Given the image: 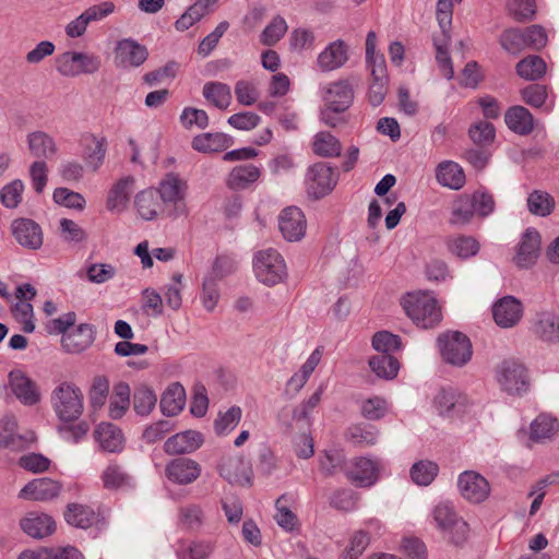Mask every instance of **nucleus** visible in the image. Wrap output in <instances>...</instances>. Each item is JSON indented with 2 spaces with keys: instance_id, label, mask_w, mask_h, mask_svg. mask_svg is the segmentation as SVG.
I'll return each instance as SVG.
<instances>
[{
  "instance_id": "9d476101",
  "label": "nucleus",
  "mask_w": 559,
  "mask_h": 559,
  "mask_svg": "<svg viewBox=\"0 0 559 559\" xmlns=\"http://www.w3.org/2000/svg\"><path fill=\"white\" fill-rule=\"evenodd\" d=\"M461 496L471 503H480L490 495L489 481L475 471H464L457 477Z\"/></svg>"
},
{
  "instance_id": "58836bf2",
  "label": "nucleus",
  "mask_w": 559,
  "mask_h": 559,
  "mask_svg": "<svg viewBox=\"0 0 559 559\" xmlns=\"http://www.w3.org/2000/svg\"><path fill=\"white\" fill-rule=\"evenodd\" d=\"M475 215V207L469 200V194L464 193L454 199L451 204L449 223L452 226H465Z\"/></svg>"
},
{
  "instance_id": "8fccbe9b",
  "label": "nucleus",
  "mask_w": 559,
  "mask_h": 559,
  "mask_svg": "<svg viewBox=\"0 0 559 559\" xmlns=\"http://www.w3.org/2000/svg\"><path fill=\"white\" fill-rule=\"evenodd\" d=\"M439 473L437 463L430 460H420L409 469L411 479L418 486H429Z\"/></svg>"
},
{
  "instance_id": "20e7f679",
  "label": "nucleus",
  "mask_w": 559,
  "mask_h": 559,
  "mask_svg": "<svg viewBox=\"0 0 559 559\" xmlns=\"http://www.w3.org/2000/svg\"><path fill=\"white\" fill-rule=\"evenodd\" d=\"M442 359L456 367L466 365L472 358V343L469 338L459 331H448L437 338Z\"/></svg>"
},
{
  "instance_id": "bb28decb",
  "label": "nucleus",
  "mask_w": 559,
  "mask_h": 559,
  "mask_svg": "<svg viewBox=\"0 0 559 559\" xmlns=\"http://www.w3.org/2000/svg\"><path fill=\"white\" fill-rule=\"evenodd\" d=\"M261 177V168L253 164L235 166L226 178V186L234 191H242L250 188Z\"/></svg>"
},
{
  "instance_id": "dca6fc26",
  "label": "nucleus",
  "mask_w": 559,
  "mask_h": 559,
  "mask_svg": "<svg viewBox=\"0 0 559 559\" xmlns=\"http://www.w3.org/2000/svg\"><path fill=\"white\" fill-rule=\"evenodd\" d=\"M81 156L88 167L94 171L104 163L107 152V141L104 136H97L94 133L85 132L79 141Z\"/></svg>"
},
{
  "instance_id": "ddd939ff",
  "label": "nucleus",
  "mask_w": 559,
  "mask_h": 559,
  "mask_svg": "<svg viewBox=\"0 0 559 559\" xmlns=\"http://www.w3.org/2000/svg\"><path fill=\"white\" fill-rule=\"evenodd\" d=\"M148 52L145 46L132 38H123L115 48V62L119 68H136L145 62Z\"/></svg>"
},
{
  "instance_id": "2f4dec72",
  "label": "nucleus",
  "mask_w": 559,
  "mask_h": 559,
  "mask_svg": "<svg viewBox=\"0 0 559 559\" xmlns=\"http://www.w3.org/2000/svg\"><path fill=\"white\" fill-rule=\"evenodd\" d=\"M22 530L34 538L49 536L56 530L53 519L45 513H29L21 521Z\"/></svg>"
},
{
  "instance_id": "c03bdc74",
  "label": "nucleus",
  "mask_w": 559,
  "mask_h": 559,
  "mask_svg": "<svg viewBox=\"0 0 559 559\" xmlns=\"http://www.w3.org/2000/svg\"><path fill=\"white\" fill-rule=\"evenodd\" d=\"M523 100L535 108H542L545 112H550L555 106V100L548 96L547 87L540 84H531L521 91Z\"/></svg>"
},
{
  "instance_id": "37998d69",
  "label": "nucleus",
  "mask_w": 559,
  "mask_h": 559,
  "mask_svg": "<svg viewBox=\"0 0 559 559\" xmlns=\"http://www.w3.org/2000/svg\"><path fill=\"white\" fill-rule=\"evenodd\" d=\"M214 549L215 544L211 540H181L177 554L181 559H207Z\"/></svg>"
},
{
  "instance_id": "9b49d317",
  "label": "nucleus",
  "mask_w": 559,
  "mask_h": 559,
  "mask_svg": "<svg viewBox=\"0 0 559 559\" xmlns=\"http://www.w3.org/2000/svg\"><path fill=\"white\" fill-rule=\"evenodd\" d=\"M187 191V182L177 175L168 174L159 185L157 190L159 200L164 204H173L175 214H186L185 197Z\"/></svg>"
},
{
  "instance_id": "cd10ccee",
  "label": "nucleus",
  "mask_w": 559,
  "mask_h": 559,
  "mask_svg": "<svg viewBox=\"0 0 559 559\" xmlns=\"http://www.w3.org/2000/svg\"><path fill=\"white\" fill-rule=\"evenodd\" d=\"M134 178L127 176L119 179L109 190L107 195V209L110 212H122L127 209L130 195L133 191Z\"/></svg>"
},
{
  "instance_id": "603ef678",
  "label": "nucleus",
  "mask_w": 559,
  "mask_h": 559,
  "mask_svg": "<svg viewBox=\"0 0 559 559\" xmlns=\"http://www.w3.org/2000/svg\"><path fill=\"white\" fill-rule=\"evenodd\" d=\"M67 522L79 528H88L96 522L94 510L83 504H71L64 514Z\"/></svg>"
},
{
  "instance_id": "4c0bfd02",
  "label": "nucleus",
  "mask_w": 559,
  "mask_h": 559,
  "mask_svg": "<svg viewBox=\"0 0 559 559\" xmlns=\"http://www.w3.org/2000/svg\"><path fill=\"white\" fill-rule=\"evenodd\" d=\"M134 202L139 215L146 221L154 219L162 211L163 203L156 189H146L139 192Z\"/></svg>"
},
{
  "instance_id": "864d4df0",
  "label": "nucleus",
  "mask_w": 559,
  "mask_h": 559,
  "mask_svg": "<svg viewBox=\"0 0 559 559\" xmlns=\"http://www.w3.org/2000/svg\"><path fill=\"white\" fill-rule=\"evenodd\" d=\"M288 497L281 496L275 502L276 513L274 519L277 525L285 532H293L299 527L297 515L287 506Z\"/></svg>"
},
{
  "instance_id": "2eb2a0df",
  "label": "nucleus",
  "mask_w": 559,
  "mask_h": 559,
  "mask_svg": "<svg viewBox=\"0 0 559 559\" xmlns=\"http://www.w3.org/2000/svg\"><path fill=\"white\" fill-rule=\"evenodd\" d=\"M539 233L533 228L526 229L518 245L516 253L513 258L514 264L520 269L532 267L539 257Z\"/></svg>"
},
{
  "instance_id": "5fc2aeb1",
  "label": "nucleus",
  "mask_w": 559,
  "mask_h": 559,
  "mask_svg": "<svg viewBox=\"0 0 559 559\" xmlns=\"http://www.w3.org/2000/svg\"><path fill=\"white\" fill-rule=\"evenodd\" d=\"M546 72V63L538 56H528L516 64V73L524 80L536 81Z\"/></svg>"
},
{
  "instance_id": "6e6d98bb",
  "label": "nucleus",
  "mask_w": 559,
  "mask_h": 559,
  "mask_svg": "<svg viewBox=\"0 0 559 559\" xmlns=\"http://www.w3.org/2000/svg\"><path fill=\"white\" fill-rule=\"evenodd\" d=\"M527 207L533 215L545 217L552 212L555 200L549 193L535 190L527 198Z\"/></svg>"
},
{
  "instance_id": "b1692460",
  "label": "nucleus",
  "mask_w": 559,
  "mask_h": 559,
  "mask_svg": "<svg viewBox=\"0 0 559 559\" xmlns=\"http://www.w3.org/2000/svg\"><path fill=\"white\" fill-rule=\"evenodd\" d=\"M95 340V330L88 323L79 324L75 329L62 335L63 349L70 354H79L88 348Z\"/></svg>"
},
{
  "instance_id": "a19ab883",
  "label": "nucleus",
  "mask_w": 559,
  "mask_h": 559,
  "mask_svg": "<svg viewBox=\"0 0 559 559\" xmlns=\"http://www.w3.org/2000/svg\"><path fill=\"white\" fill-rule=\"evenodd\" d=\"M203 97L214 107L225 110L231 104V90L222 82H207L202 90Z\"/></svg>"
},
{
  "instance_id": "0eeeda50",
  "label": "nucleus",
  "mask_w": 559,
  "mask_h": 559,
  "mask_svg": "<svg viewBox=\"0 0 559 559\" xmlns=\"http://www.w3.org/2000/svg\"><path fill=\"white\" fill-rule=\"evenodd\" d=\"M433 406L440 416L454 418L469 413L473 402L464 392L449 388L437 393Z\"/></svg>"
},
{
  "instance_id": "c9c22d12",
  "label": "nucleus",
  "mask_w": 559,
  "mask_h": 559,
  "mask_svg": "<svg viewBox=\"0 0 559 559\" xmlns=\"http://www.w3.org/2000/svg\"><path fill=\"white\" fill-rule=\"evenodd\" d=\"M507 126L515 133L526 135L534 129V117L523 106H514L504 115Z\"/></svg>"
},
{
  "instance_id": "e433bc0d",
  "label": "nucleus",
  "mask_w": 559,
  "mask_h": 559,
  "mask_svg": "<svg viewBox=\"0 0 559 559\" xmlns=\"http://www.w3.org/2000/svg\"><path fill=\"white\" fill-rule=\"evenodd\" d=\"M31 154L38 158H51L57 153V145L52 136L44 131H34L26 136Z\"/></svg>"
},
{
  "instance_id": "473e14b6",
  "label": "nucleus",
  "mask_w": 559,
  "mask_h": 559,
  "mask_svg": "<svg viewBox=\"0 0 559 559\" xmlns=\"http://www.w3.org/2000/svg\"><path fill=\"white\" fill-rule=\"evenodd\" d=\"M348 59L347 47L343 40L331 43L319 56L318 66L322 71L341 68Z\"/></svg>"
},
{
  "instance_id": "4468645a",
  "label": "nucleus",
  "mask_w": 559,
  "mask_h": 559,
  "mask_svg": "<svg viewBox=\"0 0 559 559\" xmlns=\"http://www.w3.org/2000/svg\"><path fill=\"white\" fill-rule=\"evenodd\" d=\"M11 230L16 242L25 249L37 250L43 246L41 227L29 218H16L11 224Z\"/></svg>"
},
{
  "instance_id": "4d7b16f0",
  "label": "nucleus",
  "mask_w": 559,
  "mask_h": 559,
  "mask_svg": "<svg viewBox=\"0 0 559 559\" xmlns=\"http://www.w3.org/2000/svg\"><path fill=\"white\" fill-rule=\"evenodd\" d=\"M157 403L155 392L147 386H140L133 394V409L140 416H147Z\"/></svg>"
},
{
  "instance_id": "f257e3e1",
  "label": "nucleus",
  "mask_w": 559,
  "mask_h": 559,
  "mask_svg": "<svg viewBox=\"0 0 559 559\" xmlns=\"http://www.w3.org/2000/svg\"><path fill=\"white\" fill-rule=\"evenodd\" d=\"M407 317L421 329H431L442 320L437 299L424 292L409 293L402 300Z\"/></svg>"
},
{
  "instance_id": "774afa93",
  "label": "nucleus",
  "mask_w": 559,
  "mask_h": 559,
  "mask_svg": "<svg viewBox=\"0 0 559 559\" xmlns=\"http://www.w3.org/2000/svg\"><path fill=\"white\" fill-rule=\"evenodd\" d=\"M52 199L59 205L80 211L85 207L86 203L82 194L68 188H57L53 191Z\"/></svg>"
},
{
  "instance_id": "de8ad7c7",
  "label": "nucleus",
  "mask_w": 559,
  "mask_h": 559,
  "mask_svg": "<svg viewBox=\"0 0 559 559\" xmlns=\"http://www.w3.org/2000/svg\"><path fill=\"white\" fill-rule=\"evenodd\" d=\"M346 437L357 447H372L378 441L379 430L372 425L358 424L348 428Z\"/></svg>"
},
{
  "instance_id": "7c9ffc66",
  "label": "nucleus",
  "mask_w": 559,
  "mask_h": 559,
  "mask_svg": "<svg viewBox=\"0 0 559 559\" xmlns=\"http://www.w3.org/2000/svg\"><path fill=\"white\" fill-rule=\"evenodd\" d=\"M437 181L449 189L460 190L465 185L463 168L455 162H441L436 169Z\"/></svg>"
},
{
  "instance_id": "7ed1b4c3",
  "label": "nucleus",
  "mask_w": 559,
  "mask_h": 559,
  "mask_svg": "<svg viewBox=\"0 0 559 559\" xmlns=\"http://www.w3.org/2000/svg\"><path fill=\"white\" fill-rule=\"evenodd\" d=\"M51 405L62 421H74L83 413V393L75 384L62 382L51 393Z\"/></svg>"
},
{
  "instance_id": "423d86ee",
  "label": "nucleus",
  "mask_w": 559,
  "mask_h": 559,
  "mask_svg": "<svg viewBox=\"0 0 559 559\" xmlns=\"http://www.w3.org/2000/svg\"><path fill=\"white\" fill-rule=\"evenodd\" d=\"M100 68L98 57L79 51H67L56 59L57 71L67 78H74L82 73H95Z\"/></svg>"
},
{
  "instance_id": "bf43d9fd",
  "label": "nucleus",
  "mask_w": 559,
  "mask_h": 559,
  "mask_svg": "<svg viewBox=\"0 0 559 559\" xmlns=\"http://www.w3.org/2000/svg\"><path fill=\"white\" fill-rule=\"evenodd\" d=\"M431 518L436 527L443 532H448L454 522L460 519L449 502L438 503L431 511Z\"/></svg>"
},
{
  "instance_id": "6ab92c4d",
  "label": "nucleus",
  "mask_w": 559,
  "mask_h": 559,
  "mask_svg": "<svg viewBox=\"0 0 559 559\" xmlns=\"http://www.w3.org/2000/svg\"><path fill=\"white\" fill-rule=\"evenodd\" d=\"M36 296V289L31 284H22L16 288L15 297L19 302L13 308L14 318L23 324V331L32 333L35 330L33 322V306L26 300H31Z\"/></svg>"
},
{
  "instance_id": "ea45409f",
  "label": "nucleus",
  "mask_w": 559,
  "mask_h": 559,
  "mask_svg": "<svg viewBox=\"0 0 559 559\" xmlns=\"http://www.w3.org/2000/svg\"><path fill=\"white\" fill-rule=\"evenodd\" d=\"M559 430V423L547 414H540L531 424L530 439L534 442L551 440Z\"/></svg>"
},
{
  "instance_id": "4be33fe9",
  "label": "nucleus",
  "mask_w": 559,
  "mask_h": 559,
  "mask_svg": "<svg viewBox=\"0 0 559 559\" xmlns=\"http://www.w3.org/2000/svg\"><path fill=\"white\" fill-rule=\"evenodd\" d=\"M9 385L16 399L24 405H34L39 401L40 394L35 382L23 371L12 370L9 373Z\"/></svg>"
},
{
  "instance_id": "09e8293b",
  "label": "nucleus",
  "mask_w": 559,
  "mask_h": 559,
  "mask_svg": "<svg viewBox=\"0 0 559 559\" xmlns=\"http://www.w3.org/2000/svg\"><path fill=\"white\" fill-rule=\"evenodd\" d=\"M369 367L377 377L391 380L397 376L400 362L392 355H377L369 359Z\"/></svg>"
},
{
  "instance_id": "aec40b11",
  "label": "nucleus",
  "mask_w": 559,
  "mask_h": 559,
  "mask_svg": "<svg viewBox=\"0 0 559 559\" xmlns=\"http://www.w3.org/2000/svg\"><path fill=\"white\" fill-rule=\"evenodd\" d=\"M531 331L543 342H559V314L550 310L537 312L532 319Z\"/></svg>"
},
{
  "instance_id": "a18cd8bd",
  "label": "nucleus",
  "mask_w": 559,
  "mask_h": 559,
  "mask_svg": "<svg viewBox=\"0 0 559 559\" xmlns=\"http://www.w3.org/2000/svg\"><path fill=\"white\" fill-rule=\"evenodd\" d=\"M312 150L321 157H337L342 152V144L331 132L321 131L313 138Z\"/></svg>"
},
{
  "instance_id": "49530a36",
  "label": "nucleus",
  "mask_w": 559,
  "mask_h": 559,
  "mask_svg": "<svg viewBox=\"0 0 559 559\" xmlns=\"http://www.w3.org/2000/svg\"><path fill=\"white\" fill-rule=\"evenodd\" d=\"M449 251L461 259L474 257L479 251V242L467 235L452 236L447 240Z\"/></svg>"
},
{
  "instance_id": "052dcab7",
  "label": "nucleus",
  "mask_w": 559,
  "mask_h": 559,
  "mask_svg": "<svg viewBox=\"0 0 559 559\" xmlns=\"http://www.w3.org/2000/svg\"><path fill=\"white\" fill-rule=\"evenodd\" d=\"M372 347L381 353L380 355H392L402 348V342L399 335L389 331H380L372 337Z\"/></svg>"
},
{
  "instance_id": "1a4fd4ad",
  "label": "nucleus",
  "mask_w": 559,
  "mask_h": 559,
  "mask_svg": "<svg viewBox=\"0 0 559 559\" xmlns=\"http://www.w3.org/2000/svg\"><path fill=\"white\" fill-rule=\"evenodd\" d=\"M496 379L501 389L509 394H519L526 390V369L521 362L516 360H503L497 367Z\"/></svg>"
},
{
  "instance_id": "72a5a7b5",
  "label": "nucleus",
  "mask_w": 559,
  "mask_h": 559,
  "mask_svg": "<svg viewBox=\"0 0 559 559\" xmlns=\"http://www.w3.org/2000/svg\"><path fill=\"white\" fill-rule=\"evenodd\" d=\"M186 405V391L179 382H174L165 390L160 399V411L166 416H176Z\"/></svg>"
},
{
  "instance_id": "393cba45",
  "label": "nucleus",
  "mask_w": 559,
  "mask_h": 559,
  "mask_svg": "<svg viewBox=\"0 0 559 559\" xmlns=\"http://www.w3.org/2000/svg\"><path fill=\"white\" fill-rule=\"evenodd\" d=\"M203 444V437L195 430H187L169 437L164 443V451L169 455L192 453Z\"/></svg>"
},
{
  "instance_id": "79ce46f5",
  "label": "nucleus",
  "mask_w": 559,
  "mask_h": 559,
  "mask_svg": "<svg viewBox=\"0 0 559 559\" xmlns=\"http://www.w3.org/2000/svg\"><path fill=\"white\" fill-rule=\"evenodd\" d=\"M131 390L126 382L114 385L112 395L109 401L108 415L111 419H120L130 407Z\"/></svg>"
},
{
  "instance_id": "69168bd1",
  "label": "nucleus",
  "mask_w": 559,
  "mask_h": 559,
  "mask_svg": "<svg viewBox=\"0 0 559 559\" xmlns=\"http://www.w3.org/2000/svg\"><path fill=\"white\" fill-rule=\"evenodd\" d=\"M179 521L189 530H200L204 522V512L199 504H187L179 509Z\"/></svg>"
},
{
  "instance_id": "f3484780",
  "label": "nucleus",
  "mask_w": 559,
  "mask_h": 559,
  "mask_svg": "<svg viewBox=\"0 0 559 559\" xmlns=\"http://www.w3.org/2000/svg\"><path fill=\"white\" fill-rule=\"evenodd\" d=\"M278 227L286 240H300L305 236L307 227L302 211L296 206L284 209L278 216Z\"/></svg>"
},
{
  "instance_id": "0e129e2a",
  "label": "nucleus",
  "mask_w": 559,
  "mask_h": 559,
  "mask_svg": "<svg viewBox=\"0 0 559 559\" xmlns=\"http://www.w3.org/2000/svg\"><path fill=\"white\" fill-rule=\"evenodd\" d=\"M24 183L20 179H14L7 183L0 191V201L7 209H15L22 201Z\"/></svg>"
},
{
  "instance_id": "c756f323",
  "label": "nucleus",
  "mask_w": 559,
  "mask_h": 559,
  "mask_svg": "<svg viewBox=\"0 0 559 559\" xmlns=\"http://www.w3.org/2000/svg\"><path fill=\"white\" fill-rule=\"evenodd\" d=\"M231 138L225 133H202L192 139L193 150L204 154H213L227 150L231 145Z\"/></svg>"
},
{
  "instance_id": "f03ea898",
  "label": "nucleus",
  "mask_w": 559,
  "mask_h": 559,
  "mask_svg": "<svg viewBox=\"0 0 559 559\" xmlns=\"http://www.w3.org/2000/svg\"><path fill=\"white\" fill-rule=\"evenodd\" d=\"M253 271L259 282L274 286L287 277V266L282 254L267 248L258 251L253 257Z\"/></svg>"
},
{
  "instance_id": "13d9d810",
  "label": "nucleus",
  "mask_w": 559,
  "mask_h": 559,
  "mask_svg": "<svg viewBox=\"0 0 559 559\" xmlns=\"http://www.w3.org/2000/svg\"><path fill=\"white\" fill-rule=\"evenodd\" d=\"M323 392L324 386L320 385L309 399L296 406L293 411V420L309 426L311 413L319 405Z\"/></svg>"
},
{
  "instance_id": "a211bd4d",
  "label": "nucleus",
  "mask_w": 559,
  "mask_h": 559,
  "mask_svg": "<svg viewBox=\"0 0 559 559\" xmlns=\"http://www.w3.org/2000/svg\"><path fill=\"white\" fill-rule=\"evenodd\" d=\"M201 465L189 457H178L170 461L165 468L167 478L179 485H189L201 475Z\"/></svg>"
},
{
  "instance_id": "338daca9",
  "label": "nucleus",
  "mask_w": 559,
  "mask_h": 559,
  "mask_svg": "<svg viewBox=\"0 0 559 559\" xmlns=\"http://www.w3.org/2000/svg\"><path fill=\"white\" fill-rule=\"evenodd\" d=\"M108 393L109 380L104 376L95 377L88 394L91 406L95 411L102 408L107 401Z\"/></svg>"
},
{
  "instance_id": "5701e85b",
  "label": "nucleus",
  "mask_w": 559,
  "mask_h": 559,
  "mask_svg": "<svg viewBox=\"0 0 559 559\" xmlns=\"http://www.w3.org/2000/svg\"><path fill=\"white\" fill-rule=\"evenodd\" d=\"M219 475L230 484L250 486L251 468L242 457L233 456L225 459L219 467Z\"/></svg>"
},
{
  "instance_id": "f704fd0d",
  "label": "nucleus",
  "mask_w": 559,
  "mask_h": 559,
  "mask_svg": "<svg viewBox=\"0 0 559 559\" xmlns=\"http://www.w3.org/2000/svg\"><path fill=\"white\" fill-rule=\"evenodd\" d=\"M104 488L118 490L133 486V477L117 462H110L100 475Z\"/></svg>"
},
{
  "instance_id": "39448f33",
  "label": "nucleus",
  "mask_w": 559,
  "mask_h": 559,
  "mask_svg": "<svg viewBox=\"0 0 559 559\" xmlns=\"http://www.w3.org/2000/svg\"><path fill=\"white\" fill-rule=\"evenodd\" d=\"M338 175L334 168L324 162L313 164L306 175L307 193L312 199H321L328 195L336 186Z\"/></svg>"
},
{
  "instance_id": "f8f14e48",
  "label": "nucleus",
  "mask_w": 559,
  "mask_h": 559,
  "mask_svg": "<svg viewBox=\"0 0 559 559\" xmlns=\"http://www.w3.org/2000/svg\"><path fill=\"white\" fill-rule=\"evenodd\" d=\"M523 305L514 296H504L492 306V317L497 325L503 329L515 326L523 317Z\"/></svg>"
},
{
  "instance_id": "a878e982",
  "label": "nucleus",
  "mask_w": 559,
  "mask_h": 559,
  "mask_svg": "<svg viewBox=\"0 0 559 559\" xmlns=\"http://www.w3.org/2000/svg\"><path fill=\"white\" fill-rule=\"evenodd\" d=\"M94 437L100 449L108 453L121 452L124 448V437L120 428L110 423H100Z\"/></svg>"
},
{
  "instance_id": "c85d7f7f",
  "label": "nucleus",
  "mask_w": 559,
  "mask_h": 559,
  "mask_svg": "<svg viewBox=\"0 0 559 559\" xmlns=\"http://www.w3.org/2000/svg\"><path fill=\"white\" fill-rule=\"evenodd\" d=\"M326 105L336 110H347L353 103L354 92L348 81L331 83L324 96Z\"/></svg>"
},
{
  "instance_id": "e2e57ef3",
  "label": "nucleus",
  "mask_w": 559,
  "mask_h": 559,
  "mask_svg": "<svg viewBox=\"0 0 559 559\" xmlns=\"http://www.w3.org/2000/svg\"><path fill=\"white\" fill-rule=\"evenodd\" d=\"M241 408L233 406L225 413H219L215 419L214 429L217 435H227L234 430L241 419Z\"/></svg>"
},
{
  "instance_id": "680f3d73",
  "label": "nucleus",
  "mask_w": 559,
  "mask_h": 559,
  "mask_svg": "<svg viewBox=\"0 0 559 559\" xmlns=\"http://www.w3.org/2000/svg\"><path fill=\"white\" fill-rule=\"evenodd\" d=\"M500 44L508 52L518 55L527 48L524 29L510 28L500 36Z\"/></svg>"
},
{
  "instance_id": "412c9836",
  "label": "nucleus",
  "mask_w": 559,
  "mask_h": 559,
  "mask_svg": "<svg viewBox=\"0 0 559 559\" xmlns=\"http://www.w3.org/2000/svg\"><path fill=\"white\" fill-rule=\"evenodd\" d=\"M61 490V486L58 481L44 477L37 478L27 483L19 492V498L34 500V501H47L56 498Z\"/></svg>"
},
{
  "instance_id": "6e6552de",
  "label": "nucleus",
  "mask_w": 559,
  "mask_h": 559,
  "mask_svg": "<svg viewBox=\"0 0 559 559\" xmlns=\"http://www.w3.org/2000/svg\"><path fill=\"white\" fill-rule=\"evenodd\" d=\"M381 468L380 460L359 456L345 464L344 473L355 486L371 487L378 481Z\"/></svg>"
},
{
  "instance_id": "3c124183",
  "label": "nucleus",
  "mask_w": 559,
  "mask_h": 559,
  "mask_svg": "<svg viewBox=\"0 0 559 559\" xmlns=\"http://www.w3.org/2000/svg\"><path fill=\"white\" fill-rule=\"evenodd\" d=\"M17 423L14 416L7 415L0 420V447L16 450L23 439L16 432Z\"/></svg>"
}]
</instances>
